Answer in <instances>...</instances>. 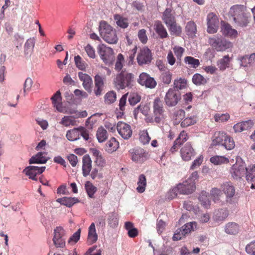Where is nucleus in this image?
I'll return each instance as SVG.
<instances>
[{"label":"nucleus","mask_w":255,"mask_h":255,"mask_svg":"<svg viewBox=\"0 0 255 255\" xmlns=\"http://www.w3.org/2000/svg\"><path fill=\"white\" fill-rule=\"evenodd\" d=\"M33 85V81L31 78H27L23 84V94L24 96L26 95V92L30 91L32 86Z\"/></svg>","instance_id":"nucleus-59"},{"label":"nucleus","mask_w":255,"mask_h":255,"mask_svg":"<svg viewBox=\"0 0 255 255\" xmlns=\"http://www.w3.org/2000/svg\"><path fill=\"white\" fill-rule=\"evenodd\" d=\"M229 56L228 55H226L218 61L217 65L220 70L224 71L229 67Z\"/></svg>","instance_id":"nucleus-43"},{"label":"nucleus","mask_w":255,"mask_h":255,"mask_svg":"<svg viewBox=\"0 0 255 255\" xmlns=\"http://www.w3.org/2000/svg\"><path fill=\"white\" fill-rule=\"evenodd\" d=\"M162 19L166 26L176 22L175 12L170 8L165 9L163 12Z\"/></svg>","instance_id":"nucleus-20"},{"label":"nucleus","mask_w":255,"mask_h":255,"mask_svg":"<svg viewBox=\"0 0 255 255\" xmlns=\"http://www.w3.org/2000/svg\"><path fill=\"white\" fill-rule=\"evenodd\" d=\"M198 199L205 208H208L210 207L211 202L209 199V194L206 191H202L200 193Z\"/></svg>","instance_id":"nucleus-39"},{"label":"nucleus","mask_w":255,"mask_h":255,"mask_svg":"<svg viewBox=\"0 0 255 255\" xmlns=\"http://www.w3.org/2000/svg\"><path fill=\"white\" fill-rule=\"evenodd\" d=\"M56 201L61 205H65L68 207H71L75 203L79 202V200L77 198L67 197L58 198Z\"/></svg>","instance_id":"nucleus-31"},{"label":"nucleus","mask_w":255,"mask_h":255,"mask_svg":"<svg viewBox=\"0 0 255 255\" xmlns=\"http://www.w3.org/2000/svg\"><path fill=\"white\" fill-rule=\"evenodd\" d=\"M154 26L156 33L160 38L164 39L168 37L167 30L161 21H156Z\"/></svg>","instance_id":"nucleus-27"},{"label":"nucleus","mask_w":255,"mask_h":255,"mask_svg":"<svg viewBox=\"0 0 255 255\" xmlns=\"http://www.w3.org/2000/svg\"><path fill=\"white\" fill-rule=\"evenodd\" d=\"M108 222L111 227H116L119 223L118 214L116 212H111L108 214Z\"/></svg>","instance_id":"nucleus-40"},{"label":"nucleus","mask_w":255,"mask_h":255,"mask_svg":"<svg viewBox=\"0 0 255 255\" xmlns=\"http://www.w3.org/2000/svg\"><path fill=\"white\" fill-rule=\"evenodd\" d=\"M197 224L195 222H191L185 224L181 228L180 231L181 232V234L185 236L190 233L192 231H194L196 228Z\"/></svg>","instance_id":"nucleus-35"},{"label":"nucleus","mask_w":255,"mask_h":255,"mask_svg":"<svg viewBox=\"0 0 255 255\" xmlns=\"http://www.w3.org/2000/svg\"><path fill=\"white\" fill-rule=\"evenodd\" d=\"M128 95V94H126L123 95V96L120 100L119 109L120 112H119V114H118L117 116L118 117H119L120 116L121 117L122 116L124 115V111L125 109V106L126 104Z\"/></svg>","instance_id":"nucleus-53"},{"label":"nucleus","mask_w":255,"mask_h":255,"mask_svg":"<svg viewBox=\"0 0 255 255\" xmlns=\"http://www.w3.org/2000/svg\"><path fill=\"white\" fill-rule=\"evenodd\" d=\"M223 146L227 150H231L235 147V144L233 139L226 134Z\"/></svg>","instance_id":"nucleus-47"},{"label":"nucleus","mask_w":255,"mask_h":255,"mask_svg":"<svg viewBox=\"0 0 255 255\" xmlns=\"http://www.w3.org/2000/svg\"><path fill=\"white\" fill-rule=\"evenodd\" d=\"M139 140L143 144L148 143L150 140V137L148 132L147 131H143L140 135Z\"/></svg>","instance_id":"nucleus-64"},{"label":"nucleus","mask_w":255,"mask_h":255,"mask_svg":"<svg viewBox=\"0 0 255 255\" xmlns=\"http://www.w3.org/2000/svg\"><path fill=\"white\" fill-rule=\"evenodd\" d=\"M207 32L209 33H216L219 26V20L217 16L213 12L207 15Z\"/></svg>","instance_id":"nucleus-11"},{"label":"nucleus","mask_w":255,"mask_h":255,"mask_svg":"<svg viewBox=\"0 0 255 255\" xmlns=\"http://www.w3.org/2000/svg\"><path fill=\"white\" fill-rule=\"evenodd\" d=\"M65 231L61 227H57L53 232L52 241L56 248H63L65 246Z\"/></svg>","instance_id":"nucleus-6"},{"label":"nucleus","mask_w":255,"mask_h":255,"mask_svg":"<svg viewBox=\"0 0 255 255\" xmlns=\"http://www.w3.org/2000/svg\"><path fill=\"white\" fill-rule=\"evenodd\" d=\"M238 60L240 62L241 66L251 67L255 66V53H253L250 55H245L240 56L238 57Z\"/></svg>","instance_id":"nucleus-16"},{"label":"nucleus","mask_w":255,"mask_h":255,"mask_svg":"<svg viewBox=\"0 0 255 255\" xmlns=\"http://www.w3.org/2000/svg\"><path fill=\"white\" fill-rule=\"evenodd\" d=\"M239 226L235 222H229L225 227V232L230 235H235L239 232Z\"/></svg>","instance_id":"nucleus-33"},{"label":"nucleus","mask_w":255,"mask_h":255,"mask_svg":"<svg viewBox=\"0 0 255 255\" xmlns=\"http://www.w3.org/2000/svg\"><path fill=\"white\" fill-rule=\"evenodd\" d=\"M246 169L245 163L240 158L232 166L230 172L232 177L238 180L246 175Z\"/></svg>","instance_id":"nucleus-7"},{"label":"nucleus","mask_w":255,"mask_h":255,"mask_svg":"<svg viewBox=\"0 0 255 255\" xmlns=\"http://www.w3.org/2000/svg\"><path fill=\"white\" fill-rule=\"evenodd\" d=\"M214 118L217 122H225L229 119L230 115L228 114H217L215 115Z\"/></svg>","instance_id":"nucleus-61"},{"label":"nucleus","mask_w":255,"mask_h":255,"mask_svg":"<svg viewBox=\"0 0 255 255\" xmlns=\"http://www.w3.org/2000/svg\"><path fill=\"white\" fill-rule=\"evenodd\" d=\"M74 61L76 67L81 70H84L87 67L86 63L82 60L81 57L79 55L74 57Z\"/></svg>","instance_id":"nucleus-56"},{"label":"nucleus","mask_w":255,"mask_h":255,"mask_svg":"<svg viewBox=\"0 0 255 255\" xmlns=\"http://www.w3.org/2000/svg\"><path fill=\"white\" fill-rule=\"evenodd\" d=\"M137 82L139 85L150 89L155 88L157 84L154 79L145 72H142L139 75Z\"/></svg>","instance_id":"nucleus-9"},{"label":"nucleus","mask_w":255,"mask_h":255,"mask_svg":"<svg viewBox=\"0 0 255 255\" xmlns=\"http://www.w3.org/2000/svg\"><path fill=\"white\" fill-rule=\"evenodd\" d=\"M80 129L82 128L78 127L68 130L66 135L67 138L69 140L72 141L79 139L80 137Z\"/></svg>","instance_id":"nucleus-32"},{"label":"nucleus","mask_w":255,"mask_h":255,"mask_svg":"<svg viewBox=\"0 0 255 255\" xmlns=\"http://www.w3.org/2000/svg\"><path fill=\"white\" fill-rule=\"evenodd\" d=\"M221 28L222 34L226 36L235 37L238 34L237 31L225 22L222 21Z\"/></svg>","instance_id":"nucleus-22"},{"label":"nucleus","mask_w":255,"mask_h":255,"mask_svg":"<svg viewBox=\"0 0 255 255\" xmlns=\"http://www.w3.org/2000/svg\"><path fill=\"white\" fill-rule=\"evenodd\" d=\"M114 20H115L117 24L121 28H125L128 25V19L122 17L119 14H116L114 15Z\"/></svg>","instance_id":"nucleus-42"},{"label":"nucleus","mask_w":255,"mask_h":255,"mask_svg":"<svg viewBox=\"0 0 255 255\" xmlns=\"http://www.w3.org/2000/svg\"><path fill=\"white\" fill-rule=\"evenodd\" d=\"M34 39L33 38H29L27 40L24 46V54L25 57H29L32 53L33 48L34 47Z\"/></svg>","instance_id":"nucleus-34"},{"label":"nucleus","mask_w":255,"mask_h":255,"mask_svg":"<svg viewBox=\"0 0 255 255\" xmlns=\"http://www.w3.org/2000/svg\"><path fill=\"white\" fill-rule=\"evenodd\" d=\"M95 88L94 93L96 96H100L103 94L104 90V78L97 74L94 78Z\"/></svg>","instance_id":"nucleus-19"},{"label":"nucleus","mask_w":255,"mask_h":255,"mask_svg":"<svg viewBox=\"0 0 255 255\" xmlns=\"http://www.w3.org/2000/svg\"><path fill=\"white\" fill-rule=\"evenodd\" d=\"M100 34L103 39L110 44H116L118 37L116 31L105 21L100 22L99 26Z\"/></svg>","instance_id":"nucleus-3"},{"label":"nucleus","mask_w":255,"mask_h":255,"mask_svg":"<svg viewBox=\"0 0 255 255\" xmlns=\"http://www.w3.org/2000/svg\"><path fill=\"white\" fill-rule=\"evenodd\" d=\"M221 189L226 197L235 196V189L233 184L230 182H226L221 185Z\"/></svg>","instance_id":"nucleus-30"},{"label":"nucleus","mask_w":255,"mask_h":255,"mask_svg":"<svg viewBox=\"0 0 255 255\" xmlns=\"http://www.w3.org/2000/svg\"><path fill=\"white\" fill-rule=\"evenodd\" d=\"M118 147L119 142L115 138L112 137L106 144L105 150L109 153H112L116 151Z\"/></svg>","instance_id":"nucleus-36"},{"label":"nucleus","mask_w":255,"mask_h":255,"mask_svg":"<svg viewBox=\"0 0 255 255\" xmlns=\"http://www.w3.org/2000/svg\"><path fill=\"white\" fill-rule=\"evenodd\" d=\"M210 193L215 203H219L220 202L221 200L219 197L222 195V192L220 189L213 188L211 190Z\"/></svg>","instance_id":"nucleus-49"},{"label":"nucleus","mask_w":255,"mask_h":255,"mask_svg":"<svg viewBox=\"0 0 255 255\" xmlns=\"http://www.w3.org/2000/svg\"><path fill=\"white\" fill-rule=\"evenodd\" d=\"M208 43L217 51H223L231 47V43L220 35L209 37Z\"/></svg>","instance_id":"nucleus-4"},{"label":"nucleus","mask_w":255,"mask_h":255,"mask_svg":"<svg viewBox=\"0 0 255 255\" xmlns=\"http://www.w3.org/2000/svg\"><path fill=\"white\" fill-rule=\"evenodd\" d=\"M226 137V133L223 131H218L214 133L212 137L211 146L222 145Z\"/></svg>","instance_id":"nucleus-23"},{"label":"nucleus","mask_w":255,"mask_h":255,"mask_svg":"<svg viewBox=\"0 0 255 255\" xmlns=\"http://www.w3.org/2000/svg\"><path fill=\"white\" fill-rule=\"evenodd\" d=\"M140 96L137 93L130 94L128 97V102L131 106H134L140 101Z\"/></svg>","instance_id":"nucleus-57"},{"label":"nucleus","mask_w":255,"mask_h":255,"mask_svg":"<svg viewBox=\"0 0 255 255\" xmlns=\"http://www.w3.org/2000/svg\"><path fill=\"white\" fill-rule=\"evenodd\" d=\"M46 155L47 153L45 152H39L29 159V163L30 164L45 163L49 159L46 156Z\"/></svg>","instance_id":"nucleus-21"},{"label":"nucleus","mask_w":255,"mask_h":255,"mask_svg":"<svg viewBox=\"0 0 255 255\" xmlns=\"http://www.w3.org/2000/svg\"><path fill=\"white\" fill-rule=\"evenodd\" d=\"M98 53L103 62L108 65L113 64L115 60V56L112 48L102 45L98 48Z\"/></svg>","instance_id":"nucleus-5"},{"label":"nucleus","mask_w":255,"mask_h":255,"mask_svg":"<svg viewBox=\"0 0 255 255\" xmlns=\"http://www.w3.org/2000/svg\"><path fill=\"white\" fill-rule=\"evenodd\" d=\"M81 234V229H79L75 233H74L72 236L68 240V243L69 244H75L80 239Z\"/></svg>","instance_id":"nucleus-62"},{"label":"nucleus","mask_w":255,"mask_h":255,"mask_svg":"<svg viewBox=\"0 0 255 255\" xmlns=\"http://www.w3.org/2000/svg\"><path fill=\"white\" fill-rule=\"evenodd\" d=\"M82 173L84 177L89 175L92 169V160L90 156L88 154L85 155L82 158Z\"/></svg>","instance_id":"nucleus-24"},{"label":"nucleus","mask_w":255,"mask_h":255,"mask_svg":"<svg viewBox=\"0 0 255 255\" xmlns=\"http://www.w3.org/2000/svg\"><path fill=\"white\" fill-rule=\"evenodd\" d=\"M186 30L188 35L193 36L196 32V25L194 22L191 21L187 22L186 26Z\"/></svg>","instance_id":"nucleus-51"},{"label":"nucleus","mask_w":255,"mask_h":255,"mask_svg":"<svg viewBox=\"0 0 255 255\" xmlns=\"http://www.w3.org/2000/svg\"><path fill=\"white\" fill-rule=\"evenodd\" d=\"M181 156L185 161L190 160L195 155V151L190 142H187L180 150Z\"/></svg>","instance_id":"nucleus-14"},{"label":"nucleus","mask_w":255,"mask_h":255,"mask_svg":"<svg viewBox=\"0 0 255 255\" xmlns=\"http://www.w3.org/2000/svg\"><path fill=\"white\" fill-rule=\"evenodd\" d=\"M210 162L215 165H219L229 162V159L224 156L216 155L210 158Z\"/></svg>","instance_id":"nucleus-44"},{"label":"nucleus","mask_w":255,"mask_h":255,"mask_svg":"<svg viewBox=\"0 0 255 255\" xmlns=\"http://www.w3.org/2000/svg\"><path fill=\"white\" fill-rule=\"evenodd\" d=\"M228 216L229 211L227 208H220L215 211L213 219L216 222H222L225 220Z\"/></svg>","instance_id":"nucleus-25"},{"label":"nucleus","mask_w":255,"mask_h":255,"mask_svg":"<svg viewBox=\"0 0 255 255\" xmlns=\"http://www.w3.org/2000/svg\"><path fill=\"white\" fill-rule=\"evenodd\" d=\"M179 189V194L188 195L193 192L196 189V185L193 183H190V180H186L182 183L178 185Z\"/></svg>","instance_id":"nucleus-15"},{"label":"nucleus","mask_w":255,"mask_h":255,"mask_svg":"<svg viewBox=\"0 0 255 255\" xmlns=\"http://www.w3.org/2000/svg\"><path fill=\"white\" fill-rule=\"evenodd\" d=\"M117 129L120 135L125 139H128L132 135L130 126L124 122H118Z\"/></svg>","instance_id":"nucleus-13"},{"label":"nucleus","mask_w":255,"mask_h":255,"mask_svg":"<svg viewBox=\"0 0 255 255\" xmlns=\"http://www.w3.org/2000/svg\"><path fill=\"white\" fill-rule=\"evenodd\" d=\"M230 19L240 27H246L251 19L250 12L247 11V6L243 4H235L232 6L228 12Z\"/></svg>","instance_id":"nucleus-1"},{"label":"nucleus","mask_w":255,"mask_h":255,"mask_svg":"<svg viewBox=\"0 0 255 255\" xmlns=\"http://www.w3.org/2000/svg\"><path fill=\"white\" fill-rule=\"evenodd\" d=\"M192 82L194 84L198 86L205 84L207 82V80L202 75L196 73L192 77Z\"/></svg>","instance_id":"nucleus-45"},{"label":"nucleus","mask_w":255,"mask_h":255,"mask_svg":"<svg viewBox=\"0 0 255 255\" xmlns=\"http://www.w3.org/2000/svg\"><path fill=\"white\" fill-rule=\"evenodd\" d=\"M246 178L249 182H252L251 188L255 189V164L247 167Z\"/></svg>","instance_id":"nucleus-26"},{"label":"nucleus","mask_w":255,"mask_h":255,"mask_svg":"<svg viewBox=\"0 0 255 255\" xmlns=\"http://www.w3.org/2000/svg\"><path fill=\"white\" fill-rule=\"evenodd\" d=\"M153 114L154 115L162 116L164 112L163 103L159 98H156L153 103Z\"/></svg>","instance_id":"nucleus-28"},{"label":"nucleus","mask_w":255,"mask_h":255,"mask_svg":"<svg viewBox=\"0 0 255 255\" xmlns=\"http://www.w3.org/2000/svg\"><path fill=\"white\" fill-rule=\"evenodd\" d=\"M97 239L98 235L96 232L95 225L92 223L89 228L87 242L91 245L96 242Z\"/></svg>","instance_id":"nucleus-29"},{"label":"nucleus","mask_w":255,"mask_h":255,"mask_svg":"<svg viewBox=\"0 0 255 255\" xmlns=\"http://www.w3.org/2000/svg\"><path fill=\"white\" fill-rule=\"evenodd\" d=\"M172 35L179 36L182 32L181 27L176 22L166 26Z\"/></svg>","instance_id":"nucleus-38"},{"label":"nucleus","mask_w":255,"mask_h":255,"mask_svg":"<svg viewBox=\"0 0 255 255\" xmlns=\"http://www.w3.org/2000/svg\"><path fill=\"white\" fill-rule=\"evenodd\" d=\"M124 62V56L122 54H118L117 56V61L115 64V69L118 72L121 71L123 67Z\"/></svg>","instance_id":"nucleus-58"},{"label":"nucleus","mask_w":255,"mask_h":255,"mask_svg":"<svg viewBox=\"0 0 255 255\" xmlns=\"http://www.w3.org/2000/svg\"><path fill=\"white\" fill-rule=\"evenodd\" d=\"M172 74L169 71L163 72L161 75L162 82L166 84H169L171 81Z\"/></svg>","instance_id":"nucleus-60"},{"label":"nucleus","mask_w":255,"mask_h":255,"mask_svg":"<svg viewBox=\"0 0 255 255\" xmlns=\"http://www.w3.org/2000/svg\"><path fill=\"white\" fill-rule=\"evenodd\" d=\"M134 83V75L131 73L122 71L118 74L114 80L115 87L118 90L131 88Z\"/></svg>","instance_id":"nucleus-2"},{"label":"nucleus","mask_w":255,"mask_h":255,"mask_svg":"<svg viewBox=\"0 0 255 255\" xmlns=\"http://www.w3.org/2000/svg\"><path fill=\"white\" fill-rule=\"evenodd\" d=\"M184 62L191 67L196 68L200 65V61L198 59L191 56H186L184 58Z\"/></svg>","instance_id":"nucleus-46"},{"label":"nucleus","mask_w":255,"mask_h":255,"mask_svg":"<svg viewBox=\"0 0 255 255\" xmlns=\"http://www.w3.org/2000/svg\"><path fill=\"white\" fill-rule=\"evenodd\" d=\"M96 136L97 139L99 142H103L105 141L108 137V133L107 130L102 127L98 128Z\"/></svg>","instance_id":"nucleus-41"},{"label":"nucleus","mask_w":255,"mask_h":255,"mask_svg":"<svg viewBox=\"0 0 255 255\" xmlns=\"http://www.w3.org/2000/svg\"><path fill=\"white\" fill-rule=\"evenodd\" d=\"M180 100L181 96L179 92L172 88L168 90L164 97L165 104L169 107L175 106Z\"/></svg>","instance_id":"nucleus-8"},{"label":"nucleus","mask_w":255,"mask_h":255,"mask_svg":"<svg viewBox=\"0 0 255 255\" xmlns=\"http://www.w3.org/2000/svg\"><path fill=\"white\" fill-rule=\"evenodd\" d=\"M196 121V118L194 116L187 117L182 121L181 126L184 128L187 127L195 124Z\"/></svg>","instance_id":"nucleus-52"},{"label":"nucleus","mask_w":255,"mask_h":255,"mask_svg":"<svg viewBox=\"0 0 255 255\" xmlns=\"http://www.w3.org/2000/svg\"><path fill=\"white\" fill-rule=\"evenodd\" d=\"M45 168L46 167L45 166L39 167L36 166H28L24 169L23 172L27 176H29V178L33 180L36 181V175L43 172Z\"/></svg>","instance_id":"nucleus-12"},{"label":"nucleus","mask_w":255,"mask_h":255,"mask_svg":"<svg viewBox=\"0 0 255 255\" xmlns=\"http://www.w3.org/2000/svg\"><path fill=\"white\" fill-rule=\"evenodd\" d=\"M75 123L74 117L72 116H64L62 118L60 124L65 127H68L70 125H74Z\"/></svg>","instance_id":"nucleus-55"},{"label":"nucleus","mask_w":255,"mask_h":255,"mask_svg":"<svg viewBox=\"0 0 255 255\" xmlns=\"http://www.w3.org/2000/svg\"><path fill=\"white\" fill-rule=\"evenodd\" d=\"M129 152L133 161L141 163L145 159L144 150L141 148L131 149Z\"/></svg>","instance_id":"nucleus-18"},{"label":"nucleus","mask_w":255,"mask_h":255,"mask_svg":"<svg viewBox=\"0 0 255 255\" xmlns=\"http://www.w3.org/2000/svg\"><path fill=\"white\" fill-rule=\"evenodd\" d=\"M246 252L248 255H255V240L246 246Z\"/></svg>","instance_id":"nucleus-63"},{"label":"nucleus","mask_w":255,"mask_h":255,"mask_svg":"<svg viewBox=\"0 0 255 255\" xmlns=\"http://www.w3.org/2000/svg\"><path fill=\"white\" fill-rule=\"evenodd\" d=\"M137 184L138 185L136 188L137 191L139 193L144 192L146 186V179L144 174H140L139 176Z\"/></svg>","instance_id":"nucleus-37"},{"label":"nucleus","mask_w":255,"mask_h":255,"mask_svg":"<svg viewBox=\"0 0 255 255\" xmlns=\"http://www.w3.org/2000/svg\"><path fill=\"white\" fill-rule=\"evenodd\" d=\"M137 62L139 65L148 64L151 62L152 55L151 51L146 47L140 49L137 56Z\"/></svg>","instance_id":"nucleus-10"},{"label":"nucleus","mask_w":255,"mask_h":255,"mask_svg":"<svg viewBox=\"0 0 255 255\" xmlns=\"http://www.w3.org/2000/svg\"><path fill=\"white\" fill-rule=\"evenodd\" d=\"M85 189L88 195L90 198H93L94 194L97 191V188L94 186L90 182L87 181L85 184Z\"/></svg>","instance_id":"nucleus-50"},{"label":"nucleus","mask_w":255,"mask_h":255,"mask_svg":"<svg viewBox=\"0 0 255 255\" xmlns=\"http://www.w3.org/2000/svg\"><path fill=\"white\" fill-rule=\"evenodd\" d=\"M116 98V93L113 91L108 92L104 96L105 102L109 104L114 103Z\"/></svg>","instance_id":"nucleus-54"},{"label":"nucleus","mask_w":255,"mask_h":255,"mask_svg":"<svg viewBox=\"0 0 255 255\" xmlns=\"http://www.w3.org/2000/svg\"><path fill=\"white\" fill-rule=\"evenodd\" d=\"M186 80L185 79L180 78L174 81L173 89L178 92L179 90H182L186 88Z\"/></svg>","instance_id":"nucleus-48"},{"label":"nucleus","mask_w":255,"mask_h":255,"mask_svg":"<svg viewBox=\"0 0 255 255\" xmlns=\"http://www.w3.org/2000/svg\"><path fill=\"white\" fill-rule=\"evenodd\" d=\"M78 77L79 79L83 82L82 85L86 91L88 93L92 92V85L93 81L91 77L86 73L79 72Z\"/></svg>","instance_id":"nucleus-17"}]
</instances>
